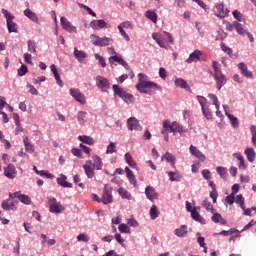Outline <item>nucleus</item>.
<instances>
[{
	"mask_svg": "<svg viewBox=\"0 0 256 256\" xmlns=\"http://www.w3.org/2000/svg\"><path fill=\"white\" fill-rule=\"evenodd\" d=\"M147 79V75L143 73L138 74V84L136 85V88L140 93L149 95V91H147V89H155L156 91H162L161 86H158L157 83L148 81Z\"/></svg>",
	"mask_w": 256,
	"mask_h": 256,
	"instance_id": "obj_1",
	"label": "nucleus"
},
{
	"mask_svg": "<svg viewBox=\"0 0 256 256\" xmlns=\"http://www.w3.org/2000/svg\"><path fill=\"white\" fill-rule=\"evenodd\" d=\"M112 89L114 91V97H120V99H123L127 103V105L135 101V97H133L132 94L127 93L125 89L119 87V85L114 84L112 86Z\"/></svg>",
	"mask_w": 256,
	"mask_h": 256,
	"instance_id": "obj_2",
	"label": "nucleus"
},
{
	"mask_svg": "<svg viewBox=\"0 0 256 256\" xmlns=\"http://www.w3.org/2000/svg\"><path fill=\"white\" fill-rule=\"evenodd\" d=\"M2 15L6 18V24L8 33H17V23L13 22L15 16H13L9 11L2 8Z\"/></svg>",
	"mask_w": 256,
	"mask_h": 256,
	"instance_id": "obj_3",
	"label": "nucleus"
},
{
	"mask_svg": "<svg viewBox=\"0 0 256 256\" xmlns=\"http://www.w3.org/2000/svg\"><path fill=\"white\" fill-rule=\"evenodd\" d=\"M102 203L103 205H110V203H113V186H111V184H106L104 186Z\"/></svg>",
	"mask_w": 256,
	"mask_h": 256,
	"instance_id": "obj_4",
	"label": "nucleus"
},
{
	"mask_svg": "<svg viewBox=\"0 0 256 256\" xmlns=\"http://www.w3.org/2000/svg\"><path fill=\"white\" fill-rule=\"evenodd\" d=\"M69 93L77 103H80V105L87 104V97H85V94H83L79 88H70Z\"/></svg>",
	"mask_w": 256,
	"mask_h": 256,
	"instance_id": "obj_5",
	"label": "nucleus"
},
{
	"mask_svg": "<svg viewBox=\"0 0 256 256\" xmlns=\"http://www.w3.org/2000/svg\"><path fill=\"white\" fill-rule=\"evenodd\" d=\"M48 203L50 205V213H63L65 211V207L60 202H57V199L53 196L48 197Z\"/></svg>",
	"mask_w": 256,
	"mask_h": 256,
	"instance_id": "obj_6",
	"label": "nucleus"
},
{
	"mask_svg": "<svg viewBox=\"0 0 256 256\" xmlns=\"http://www.w3.org/2000/svg\"><path fill=\"white\" fill-rule=\"evenodd\" d=\"M96 87L103 91V93H107L111 89V83H109L107 78L98 75L96 76Z\"/></svg>",
	"mask_w": 256,
	"mask_h": 256,
	"instance_id": "obj_7",
	"label": "nucleus"
},
{
	"mask_svg": "<svg viewBox=\"0 0 256 256\" xmlns=\"http://www.w3.org/2000/svg\"><path fill=\"white\" fill-rule=\"evenodd\" d=\"M127 128L129 131H143V126L139 124V121L135 117H130L127 120Z\"/></svg>",
	"mask_w": 256,
	"mask_h": 256,
	"instance_id": "obj_8",
	"label": "nucleus"
},
{
	"mask_svg": "<svg viewBox=\"0 0 256 256\" xmlns=\"http://www.w3.org/2000/svg\"><path fill=\"white\" fill-rule=\"evenodd\" d=\"M109 63L111 65H113V63H119V65H122V67H124V69H127V70L130 69L129 64H127V61H125V59H123V56H121V54L110 56Z\"/></svg>",
	"mask_w": 256,
	"mask_h": 256,
	"instance_id": "obj_9",
	"label": "nucleus"
},
{
	"mask_svg": "<svg viewBox=\"0 0 256 256\" xmlns=\"http://www.w3.org/2000/svg\"><path fill=\"white\" fill-rule=\"evenodd\" d=\"M201 59H203V52L201 50H194L189 55L188 59L185 60V63H197V61H201Z\"/></svg>",
	"mask_w": 256,
	"mask_h": 256,
	"instance_id": "obj_10",
	"label": "nucleus"
},
{
	"mask_svg": "<svg viewBox=\"0 0 256 256\" xmlns=\"http://www.w3.org/2000/svg\"><path fill=\"white\" fill-rule=\"evenodd\" d=\"M214 13L216 17H219L220 19H225V17L229 15V10L225 9V5L221 3L215 6Z\"/></svg>",
	"mask_w": 256,
	"mask_h": 256,
	"instance_id": "obj_11",
	"label": "nucleus"
},
{
	"mask_svg": "<svg viewBox=\"0 0 256 256\" xmlns=\"http://www.w3.org/2000/svg\"><path fill=\"white\" fill-rule=\"evenodd\" d=\"M92 165L93 161L91 160H87L83 165V169L88 179H93V177H95V168Z\"/></svg>",
	"mask_w": 256,
	"mask_h": 256,
	"instance_id": "obj_12",
	"label": "nucleus"
},
{
	"mask_svg": "<svg viewBox=\"0 0 256 256\" xmlns=\"http://www.w3.org/2000/svg\"><path fill=\"white\" fill-rule=\"evenodd\" d=\"M60 23L62 25V29L68 31V33H77V27L73 26L69 20L65 17H61Z\"/></svg>",
	"mask_w": 256,
	"mask_h": 256,
	"instance_id": "obj_13",
	"label": "nucleus"
},
{
	"mask_svg": "<svg viewBox=\"0 0 256 256\" xmlns=\"http://www.w3.org/2000/svg\"><path fill=\"white\" fill-rule=\"evenodd\" d=\"M4 175L7 179H15V177H17V169L13 164H8L7 167L4 168Z\"/></svg>",
	"mask_w": 256,
	"mask_h": 256,
	"instance_id": "obj_14",
	"label": "nucleus"
},
{
	"mask_svg": "<svg viewBox=\"0 0 256 256\" xmlns=\"http://www.w3.org/2000/svg\"><path fill=\"white\" fill-rule=\"evenodd\" d=\"M17 205H19L18 201L4 200L1 207L4 211H16Z\"/></svg>",
	"mask_w": 256,
	"mask_h": 256,
	"instance_id": "obj_15",
	"label": "nucleus"
},
{
	"mask_svg": "<svg viewBox=\"0 0 256 256\" xmlns=\"http://www.w3.org/2000/svg\"><path fill=\"white\" fill-rule=\"evenodd\" d=\"M189 151L191 155H193V157H196V159H199V161H201L202 163L203 161H205V159H207V157H205V154H203V152H201L199 149H197V147L193 145L189 147Z\"/></svg>",
	"mask_w": 256,
	"mask_h": 256,
	"instance_id": "obj_16",
	"label": "nucleus"
},
{
	"mask_svg": "<svg viewBox=\"0 0 256 256\" xmlns=\"http://www.w3.org/2000/svg\"><path fill=\"white\" fill-rule=\"evenodd\" d=\"M238 69L241 71L244 77H246L247 79H253V72L249 71L246 63L244 62L239 63Z\"/></svg>",
	"mask_w": 256,
	"mask_h": 256,
	"instance_id": "obj_17",
	"label": "nucleus"
},
{
	"mask_svg": "<svg viewBox=\"0 0 256 256\" xmlns=\"http://www.w3.org/2000/svg\"><path fill=\"white\" fill-rule=\"evenodd\" d=\"M73 55L79 63H83V61H85V59H87V53L83 50L77 49V47L74 48Z\"/></svg>",
	"mask_w": 256,
	"mask_h": 256,
	"instance_id": "obj_18",
	"label": "nucleus"
},
{
	"mask_svg": "<svg viewBox=\"0 0 256 256\" xmlns=\"http://www.w3.org/2000/svg\"><path fill=\"white\" fill-rule=\"evenodd\" d=\"M214 79L216 81V88L218 91H221V88L227 83V78H225L224 74H218L217 76H214Z\"/></svg>",
	"mask_w": 256,
	"mask_h": 256,
	"instance_id": "obj_19",
	"label": "nucleus"
},
{
	"mask_svg": "<svg viewBox=\"0 0 256 256\" xmlns=\"http://www.w3.org/2000/svg\"><path fill=\"white\" fill-rule=\"evenodd\" d=\"M175 126V133H179L181 137H187V133H189V130L187 127H184L183 125L179 124V122L174 121Z\"/></svg>",
	"mask_w": 256,
	"mask_h": 256,
	"instance_id": "obj_20",
	"label": "nucleus"
},
{
	"mask_svg": "<svg viewBox=\"0 0 256 256\" xmlns=\"http://www.w3.org/2000/svg\"><path fill=\"white\" fill-rule=\"evenodd\" d=\"M145 195L149 201H155L157 199V192L152 186H147L145 189Z\"/></svg>",
	"mask_w": 256,
	"mask_h": 256,
	"instance_id": "obj_21",
	"label": "nucleus"
},
{
	"mask_svg": "<svg viewBox=\"0 0 256 256\" xmlns=\"http://www.w3.org/2000/svg\"><path fill=\"white\" fill-rule=\"evenodd\" d=\"M126 177L129 180V183L133 185V187H137V178H135V174H133V171L129 169V167L125 168Z\"/></svg>",
	"mask_w": 256,
	"mask_h": 256,
	"instance_id": "obj_22",
	"label": "nucleus"
},
{
	"mask_svg": "<svg viewBox=\"0 0 256 256\" xmlns=\"http://www.w3.org/2000/svg\"><path fill=\"white\" fill-rule=\"evenodd\" d=\"M90 27L92 29H105V27H107V23L105 20H92L90 22Z\"/></svg>",
	"mask_w": 256,
	"mask_h": 256,
	"instance_id": "obj_23",
	"label": "nucleus"
},
{
	"mask_svg": "<svg viewBox=\"0 0 256 256\" xmlns=\"http://www.w3.org/2000/svg\"><path fill=\"white\" fill-rule=\"evenodd\" d=\"M57 183L61 187H66L68 189H71L73 187V184L67 182V176L64 174H61L59 178H57Z\"/></svg>",
	"mask_w": 256,
	"mask_h": 256,
	"instance_id": "obj_24",
	"label": "nucleus"
},
{
	"mask_svg": "<svg viewBox=\"0 0 256 256\" xmlns=\"http://www.w3.org/2000/svg\"><path fill=\"white\" fill-rule=\"evenodd\" d=\"M93 159V167L96 171H101L103 169V160L98 155L92 156Z\"/></svg>",
	"mask_w": 256,
	"mask_h": 256,
	"instance_id": "obj_25",
	"label": "nucleus"
},
{
	"mask_svg": "<svg viewBox=\"0 0 256 256\" xmlns=\"http://www.w3.org/2000/svg\"><path fill=\"white\" fill-rule=\"evenodd\" d=\"M50 69L55 77L57 85H59L60 87H63V81L61 80V76L59 75V72L57 71V66H55V64H52L50 66Z\"/></svg>",
	"mask_w": 256,
	"mask_h": 256,
	"instance_id": "obj_26",
	"label": "nucleus"
},
{
	"mask_svg": "<svg viewBox=\"0 0 256 256\" xmlns=\"http://www.w3.org/2000/svg\"><path fill=\"white\" fill-rule=\"evenodd\" d=\"M187 233H189L187 225H181L180 228L174 230V235H176V237H187Z\"/></svg>",
	"mask_w": 256,
	"mask_h": 256,
	"instance_id": "obj_27",
	"label": "nucleus"
},
{
	"mask_svg": "<svg viewBox=\"0 0 256 256\" xmlns=\"http://www.w3.org/2000/svg\"><path fill=\"white\" fill-rule=\"evenodd\" d=\"M145 17L146 19H149L150 21H152V23H157L159 16H157V12H155V10H147L145 12Z\"/></svg>",
	"mask_w": 256,
	"mask_h": 256,
	"instance_id": "obj_28",
	"label": "nucleus"
},
{
	"mask_svg": "<svg viewBox=\"0 0 256 256\" xmlns=\"http://www.w3.org/2000/svg\"><path fill=\"white\" fill-rule=\"evenodd\" d=\"M191 217L194 219V221H197L198 223H201L202 225H205V218L197 212V209L193 208V211L191 212Z\"/></svg>",
	"mask_w": 256,
	"mask_h": 256,
	"instance_id": "obj_29",
	"label": "nucleus"
},
{
	"mask_svg": "<svg viewBox=\"0 0 256 256\" xmlns=\"http://www.w3.org/2000/svg\"><path fill=\"white\" fill-rule=\"evenodd\" d=\"M24 15H25V17H28V19L33 21V23H39V17H37V14H35V12H33L29 9H26V10H24Z\"/></svg>",
	"mask_w": 256,
	"mask_h": 256,
	"instance_id": "obj_30",
	"label": "nucleus"
},
{
	"mask_svg": "<svg viewBox=\"0 0 256 256\" xmlns=\"http://www.w3.org/2000/svg\"><path fill=\"white\" fill-rule=\"evenodd\" d=\"M202 114L207 119V121H213V113L211 112V109H209V104L208 106H204L201 108Z\"/></svg>",
	"mask_w": 256,
	"mask_h": 256,
	"instance_id": "obj_31",
	"label": "nucleus"
},
{
	"mask_svg": "<svg viewBox=\"0 0 256 256\" xmlns=\"http://www.w3.org/2000/svg\"><path fill=\"white\" fill-rule=\"evenodd\" d=\"M23 143H24L25 151H27V153H35V146L29 142L28 137H25L23 139Z\"/></svg>",
	"mask_w": 256,
	"mask_h": 256,
	"instance_id": "obj_32",
	"label": "nucleus"
},
{
	"mask_svg": "<svg viewBox=\"0 0 256 256\" xmlns=\"http://www.w3.org/2000/svg\"><path fill=\"white\" fill-rule=\"evenodd\" d=\"M212 221L213 223H221V225H227V220L223 219V216H221L219 213H213Z\"/></svg>",
	"mask_w": 256,
	"mask_h": 256,
	"instance_id": "obj_33",
	"label": "nucleus"
},
{
	"mask_svg": "<svg viewBox=\"0 0 256 256\" xmlns=\"http://www.w3.org/2000/svg\"><path fill=\"white\" fill-rule=\"evenodd\" d=\"M163 129H166L168 133H174L175 135V122L171 124L169 120L163 122Z\"/></svg>",
	"mask_w": 256,
	"mask_h": 256,
	"instance_id": "obj_34",
	"label": "nucleus"
},
{
	"mask_svg": "<svg viewBox=\"0 0 256 256\" xmlns=\"http://www.w3.org/2000/svg\"><path fill=\"white\" fill-rule=\"evenodd\" d=\"M244 153L250 163H253V161H255V150L253 148H246Z\"/></svg>",
	"mask_w": 256,
	"mask_h": 256,
	"instance_id": "obj_35",
	"label": "nucleus"
},
{
	"mask_svg": "<svg viewBox=\"0 0 256 256\" xmlns=\"http://www.w3.org/2000/svg\"><path fill=\"white\" fill-rule=\"evenodd\" d=\"M234 156L239 161V169H247V166L245 165V158H243V155H241V153H234Z\"/></svg>",
	"mask_w": 256,
	"mask_h": 256,
	"instance_id": "obj_36",
	"label": "nucleus"
},
{
	"mask_svg": "<svg viewBox=\"0 0 256 256\" xmlns=\"http://www.w3.org/2000/svg\"><path fill=\"white\" fill-rule=\"evenodd\" d=\"M234 29H236L239 35H246L248 33L247 30L243 28V25L237 21H234Z\"/></svg>",
	"mask_w": 256,
	"mask_h": 256,
	"instance_id": "obj_37",
	"label": "nucleus"
},
{
	"mask_svg": "<svg viewBox=\"0 0 256 256\" xmlns=\"http://www.w3.org/2000/svg\"><path fill=\"white\" fill-rule=\"evenodd\" d=\"M226 117L230 120V123L234 129H237L239 127V119L237 117L233 116V114L227 113L226 112Z\"/></svg>",
	"mask_w": 256,
	"mask_h": 256,
	"instance_id": "obj_38",
	"label": "nucleus"
},
{
	"mask_svg": "<svg viewBox=\"0 0 256 256\" xmlns=\"http://www.w3.org/2000/svg\"><path fill=\"white\" fill-rule=\"evenodd\" d=\"M113 43V38L112 37H102L100 38V44L99 47H107Z\"/></svg>",
	"mask_w": 256,
	"mask_h": 256,
	"instance_id": "obj_39",
	"label": "nucleus"
},
{
	"mask_svg": "<svg viewBox=\"0 0 256 256\" xmlns=\"http://www.w3.org/2000/svg\"><path fill=\"white\" fill-rule=\"evenodd\" d=\"M79 141H81V143H85L86 145H94L95 144V140H93V138L89 137V136H79L78 137Z\"/></svg>",
	"mask_w": 256,
	"mask_h": 256,
	"instance_id": "obj_40",
	"label": "nucleus"
},
{
	"mask_svg": "<svg viewBox=\"0 0 256 256\" xmlns=\"http://www.w3.org/2000/svg\"><path fill=\"white\" fill-rule=\"evenodd\" d=\"M162 159L167 161V163H170V165H175V156L169 152H166L163 156Z\"/></svg>",
	"mask_w": 256,
	"mask_h": 256,
	"instance_id": "obj_41",
	"label": "nucleus"
},
{
	"mask_svg": "<svg viewBox=\"0 0 256 256\" xmlns=\"http://www.w3.org/2000/svg\"><path fill=\"white\" fill-rule=\"evenodd\" d=\"M118 193H119L120 197H122V199L131 200V194L129 193V191H127V189L120 187L118 189Z\"/></svg>",
	"mask_w": 256,
	"mask_h": 256,
	"instance_id": "obj_42",
	"label": "nucleus"
},
{
	"mask_svg": "<svg viewBox=\"0 0 256 256\" xmlns=\"http://www.w3.org/2000/svg\"><path fill=\"white\" fill-rule=\"evenodd\" d=\"M85 119H87V112L79 111L77 114V121L80 125H85Z\"/></svg>",
	"mask_w": 256,
	"mask_h": 256,
	"instance_id": "obj_43",
	"label": "nucleus"
},
{
	"mask_svg": "<svg viewBox=\"0 0 256 256\" xmlns=\"http://www.w3.org/2000/svg\"><path fill=\"white\" fill-rule=\"evenodd\" d=\"M125 159L129 167H132L133 169H137V164L135 163V160H133V157H131L130 153L125 154Z\"/></svg>",
	"mask_w": 256,
	"mask_h": 256,
	"instance_id": "obj_44",
	"label": "nucleus"
},
{
	"mask_svg": "<svg viewBox=\"0 0 256 256\" xmlns=\"http://www.w3.org/2000/svg\"><path fill=\"white\" fill-rule=\"evenodd\" d=\"M175 85L177 87H180V89H189V85L187 84V81L183 80L182 78H177L175 80Z\"/></svg>",
	"mask_w": 256,
	"mask_h": 256,
	"instance_id": "obj_45",
	"label": "nucleus"
},
{
	"mask_svg": "<svg viewBox=\"0 0 256 256\" xmlns=\"http://www.w3.org/2000/svg\"><path fill=\"white\" fill-rule=\"evenodd\" d=\"M157 217H159V209H157V206L152 205L150 208V218L152 219V221H155Z\"/></svg>",
	"mask_w": 256,
	"mask_h": 256,
	"instance_id": "obj_46",
	"label": "nucleus"
},
{
	"mask_svg": "<svg viewBox=\"0 0 256 256\" xmlns=\"http://www.w3.org/2000/svg\"><path fill=\"white\" fill-rule=\"evenodd\" d=\"M27 45L30 53H37V42L35 40H28Z\"/></svg>",
	"mask_w": 256,
	"mask_h": 256,
	"instance_id": "obj_47",
	"label": "nucleus"
},
{
	"mask_svg": "<svg viewBox=\"0 0 256 256\" xmlns=\"http://www.w3.org/2000/svg\"><path fill=\"white\" fill-rule=\"evenodd\" d=\"M113 153H117V147L115 142H110L106 149V155H113Z\"/></svg>",
	"mask_w": 256,
	"mask_h": 256,
	"instance_id": "obj_48",
	"label": "nucleus"
},
{
	"mask_svg": "<svg viewBox=\"0 0 256 256\" xmlns=\"http://www.w3.org/2000/svg\"><path fill=\"white\" fill-rule=\"evenodd\" d=\"M18 199L24 205H31V197H29L25 194H19Z\"/></svg>",
	"mask_w": 256,
	"mask_h": 256,
	"instance_id": "obj_49",
	"label": "nucleus"
},
{
	"mask_svg": "<svg viewBox=\"0 0 256 256\" xmlns=\"http://www.w3.org/2000/svg\"><path fill=\"white\" fill-rule=\"evenodd\" d=\"M167 173L170 181L179 182L182 179L181 175H179V173L177 172H167Z\"/></svg>",
	"mask_w": 256,
	"mask_h": 256,
	"instance_id": "obj_50",
	"label": "nucleus"
},
{
	"mask_svg": "<svg viewBox=\"0 0 256 256\" xmlns=\"http://www.w3.org/2000/svg\"><path fill=\"white\" fill-rule=\"evenodd\" d=\"M196 99H197L198 103L200 104L201 109H203V107L209 106V103L207 102V98H205V96L197 95Z\"/></svg>",
	"mask_w": 256,
	"mask_h": 256,
	"instance_id": "obj_51",
	"label": "nucleus"
},
{
	"mask_svg": "<svg viewBox=\"0 0 256 256\" xmlns=\"http://www.w3.org/2000/svg\"><path fill=\"white\" fill-rule=\"evenodd\" d=\"M212 67L214 69V77L217 76V75H222L223 72H221V65L219 64V62L217 61H213L212 63Z\"/></svg>",
	"mask_w": 256,
	"mask_h": 256,
	"instance_id": "obj_52",
	"label": "nucleus"
},
{
	"mask_svg": "<svg viewBox=\"0 0 256 256\" xmlns=\"http://www.w3.org/2000/svg\"><path fill=\"white\" fill-rule=\"evenodd\" d=\"M118 231L120 233H127V234H130L131 233V228L125 224V223H121L119 226H118Z\"/></svg>",
	"mask_w": 256,
	"mask_h": 256,
	"instance_id": "obj_53",
	"label": "nucleus"
},
{
	"mask_svg": "<svg viewBox=\"0 0 256 256\" xmlns=\"http://www.w3.org/2000/svg\"><path fill=\"white\" fill-rule=\"evenodd\" d=\"M208 97H209V99H211L212 105H214L216 109H219L221 104L219 103V98H217V95L208 94Z\"/></svg>",
	"mask_w": 256,
	"mask_h": 256,
	"instance_id": "obj_54",
	"label": "nucleus"
},
{
	"mask_svg": "<svg viewBox=\"0 0 256 256\" xmlns=\"http://www.w3.org/2000/svg\"><path fill=\"white\" fill-rule=\"evenodd\" d=\"M234 202H236L237 205H240L241 209H245V199L243 198V195H237Z\"/></svg>",
	"mask_w": 256,
	"mask_h": 256,
	"instance_id": "obj_55",
	"label": "nucleus"
},
{
	"mask_svg": "<svg viewBox=\"0 0 256 256\" xmlns=\"http://www.w3.org/2000/svg\"><path fill=\"white\" fill-rule=\"evenodd\" d=\"M216 171H217L218 175H220V177L222 179H225L227 177V168H225L223 166H218L216 168Z\"/></svg>",
	"mask_w": 256,
	"mask_h": 256,
	"instance_id": "obj_56",
	"label": "nucleus"
},
{
	"mask_svg": "<svg viewBox=\"0 0 256 256\" xmlns=\"http://www.w3.org/2000/svg\"><path fill=\"white\" fill-rule=\"evenodd\" d=\"M237 229L223 230L215 235H223L224 237H229V235H233V233H238Z\"/></svg>",
	"mask_w": 256,
	"mask_h": 256,
	"instance_id": "obj_57",
	"label": "nucleus"
},
{
	"mask_svg": "<svg viewBox=\"0 0 256 256\" xmlns=\"http://www.w3.org/2000/svg\"><path fill=\"white\" fill-rule=\"evenodd\" d=\"M94 57L96 61H98L99 65L103 68L107 67V62L105 61V58L99 54H94Z\"/></svg>",
	"mask_w": 256,
	"mask_h": 256,
	"instance_id": "obj_58",
	"label": "nucleus"
},
{
	"mask_svg": "<svg viewBox=\"0 0 256 256\" xmlns=\"http://www.w3.org/2000/svg\"><path fill=\"white\" fill-rule=\"evenodd\" d=\"M202 207H204V209H206V211H210L211 213H214L215 209L213 208V204H211V202H209V200H204Z\"/></svg>",
	"mask_w": 256,
	"mask_h": 256,
	"instance_id": "obj_59",
	"label": "nucleus"
},
{
	"mask_svg": "<svg viewBox=\"0 0 256 256\" xmlns=\"http://www.w3.org/2000/svg\"><path fill=\"white\" fill-rule=\"evenodd\" d=\"M90 39H91L92 44H94L96 47H99L101 37H99L98 35H95V34H91Z\"/></svg>",
	"mask_w": 256,
	"mask_h": 256,
	"instance_id": "obj_60",
	"label": "nucleus"
},
{
	"mask_svg": "<svg viewBox=\"0 0 256 256\" xmlns=\"http://www.w3.org/2000/svg\"><path fill=\"white\" fill-rule=\"evenodd\" d=\"M250 133L252 135V145L256 147V126L255 125H252L250 127Z\"/></svg>",
	"mask_w": 256,
	"mask_h": 256,
	"instance_id": "obj_61",
	"label": "nucleus"
},
{
	"mask_svg": "<svg viewBox=\"0 0 256 256\" xmlns=\"http://www.w3.org/2000/svg\"><path fill=\"white\" fill-rule=\"evenodd\" d=\"M117 29H118L120 35H122V37H124V39H126V41H131L129 34L127 32H125V30L121 26L118 25Z\"/></svg>",
	"mask_w": 256,
	"mask_h": 256,
	"instance_id": "obj_62",
	"label": "nucleus"
},
{
	"mask_svg": "<svg viewBox=\"0 0 256 256\" xmlns=\"http://www.w3.org/2000/svg\"><path fill=\"white\" fill-rule=\"evenodd\" d=\"M77 241H83L84 243L89 242V237L85 233H81L77 236Z\"/></svg>",
	"mask_w": 256,
	"mask_h": 256,
	"instance_id": "obj_63",
	"label": "nucleus"
},
{
	"mask_svg": "<svg viewBox=\"0 0 256 256\" xmlns=\"http://www.w3.org/2000/svg\"><path fill=\"white\" fill-rule=\"evenodd\" d=\"M159 77L165 81L167 79V70L163 67L159 69Z\"/></svg>",
	"mask_w": 256,
	"mask_h": 256,
	"instance_id": "obj_64",
	"label": "nucleus"
}]
</instances>
